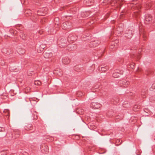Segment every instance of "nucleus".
<instances>
[{
    "label": "nucleus",
    "mask_w": 155,
    "mask_h": 155,
    "mask_svg": "<svg viewBox=\"0 0 155 155\" xmlns=\"http://www.w3.org/2000/svg\"><path fill=\"white\" fill-rule=\"evenodd\" d=\"M129 33L130 35H129L128 36H127V37H128V38H130L131 37L132 31H129Z\"/></svg>",
    "instance_id": "nucleus-13"
},
{
    "label": "nucleus",
    "mask_w": 155,
    "mask_h": 155,
    "mask_svg": "<svg viewBox=\"0 0 155 155\" xmlns=\"http://www.w3.org/2000/svg\"><path fill=\"white\" fill-rule=\"evenodd\" d=\"M4 112L6 114H7L6 115L7 116H9V112L8 110L5 109L4 110Z\"/></svg>",
    "instance_id": "nucleus-7"
},
{
    "label": "nucleus",
    "mask_w": 155,
    "mask_h": 155,
    "mask_svg": "<svg viewBox=\"0 0 155 155\" xmlns=\"http://www.w3.org/2000/svg\"><path fill=\"white\" fill-rule=\"evenodd\" d=\"M108 68L107 67H98V70L99 71H101L102 72H104L107 71Z\"/></svg>",
    "instance_id": "nucleus-3"
},
{
    "label": "nucleus",
    "mask_w": 155,
    "mask_h": 155,
    "mask_svg": "<svg viewBox=\"0 0 155 155\" xmlns=\"http://www.w3.org/2000/svg\"><path fill=\"white\" fill-rule=\"evenodd\" d=\"M122 84L125 85H127L129 84V82L128 81H126V82L124 81L123 82Z\"/></svg>",
    "instance_id": "nucleus-10"
},
{
    "label": "nucleus",
    "mask_w": 155,
    "mask_h": 155,
    "mask_svg": "<svg viewBox=\"0 0 155 155\" xmlns=\"http://www.w3.org/2000/svg\"><path fill=\"white\" fill-rule=\"evenodd\" d=\"M62 62L64 64H68L70 62V60L68 58H63Z\"/></svg>",
    "instance_id": "nucleus-2"
},
{
    "label": "nucleus",
    "mask_w": 155,
    "mask_h": 155,
    "mask_svg": "<svg viewBox=\"0 0 155 155\" xmlns=\"http://www.w3.org/2000/svg\"><path fill=\"white\" fill-rule=\"evenodd\" d=\"M46 11V9H45V8H43L39 10L38 11V15H44V14L45 13Z\"/></svg>",
    "instance_id": "nucleus-1"
},
{
    "label": "nucleus",
    "mask_w": 155,
    "mask_h": 155,
    "mask_svg": "<svg viewBox=\"0 0 155 155\" xmlns=\"http://www.w3.org/2000/svg\"><path fill=\"white\" fill-rule=\"evenodd\" d=\"M52 53L51 52H46L44 55V57L47 58H49L52 57Z\"/></svg>",
    "instance_id": "nucleus-4"
},
{
    "label": "nucleus",
    "mask_w": 155,
    "mask_h": 155,
    "mask_svg": "<svg viewBox=\"0 0 155 155\" xmlns=\"http://www.w3.org/2000/svg\"><path fill=\"white\" fill-rule=\"evenodd\" d=\"M35 84L36 85H40L41 84V83L39 81H35Z\"/></svg>",
    "instance_id": "nucleus-9"
},
{
    "label": "nucleus",
    "mask_w": 155,
    "mask_h": 155,
    "mask_svg": "<svg viewBox=\"0 0 155 155\" xmlns=\"http://www.w3.org/2000/svg\"><path fill=\"white\" fill-rule=\"evenodd\" d=\"M111 48H113V47H112V46H111Z\"/></svg>",
    "instance_id": "nucleus-17"
},
{
    "label": "nucleus",
    "mask_w": 155,
    "mask_h": 155,
    "mask_svg": "<svg viewBox=\"0 0 155 155\" xmlns=\"http://www.w3.org/2000/svg\"><path fill=\"white\" fill-rule=\"evenodd\" d=\"M140 106L138 105H135L134 107V108L135 110H137V109H139L140 108Z\"/></svg>",
    "instance_id": "nucleus-8"
},
{
    "label": "nucleus",
    "mask_w": 155,
    "mask_h": 155,
    "mask_svg": "<svg viewBox=\"0 0 155 155\" xmlns=\"http://www.w3.org/2000/svg\"><path fill=\"white\" fill-rule=\"evenodd\" d=\"M65 25H66V23H63V24L62 26L64 27L65 28L66 27V26H65Z\"/></svg>",
    "instance_id": "nucleus-15"
},
{
    "label": "nucleus",
    "mask_w": 155,
    "mask_h": 155,
    "mask_svg": "<svg viewBox=\"0 0 155 155\" xmlns=\"http://www.w3.org/2000/svg\"><path fill=\"white\" fill-rule=\"evenodd\" d=\"M152 87L153 88L155 89V84H152Z\"/></svg>",
    "instance_id": "nucleus-14"
},
{
    "label": "nucleus",
    "mask_w": 155,
    "mask_h": 155,
    "mask_svg": "<svg viewBox=\"0 0 155 155\" xmlns=\"http://www.w3.org/2000/svg\"><path fill=\"white\" fill-rule=\"evenodd\" d=\"M39 33L40 34H41V32H40V31L39 32Z\"/></svg>",
    "instance_id": "nucleus-16"
},
{
    "label": "nucleus",
    "mask_w": 155,
    "mask_h": 155,
    "mask_svg": "<svg viewBox=\"0 0 155 155\" xmlns=\"http://www.w3.org/2000/svg\"><path fill=\"white\" fill-rule=\"evenodd\" d=\"M129 66H130V68H131L133 69L134 68V64L133 63L131 64V65H129Z\"/></svg>",
    "instance_id": "nucleus-12"
},
{
    "label": "nucleus",
    "mask_w": 155,
    "mask_h": 155,
    "mask_svg": "<svg viewBox=\"0 0 155 155\" xmlns=\"http://www.w3.org/2000/svg\"><path fill=\"white\" fill-rule=\"evenodd\" d=\"M120 75V74L118 72H116L114 73L113 74V76L115 78L118 77Z\"/></svg>",
    "instance_id": "nucleus-6"
},
{
    "label": "nucleus",
    "mask_w": 155,
    "mask_h": 155,
    "mask_svg": "<svg viewBox=\"0 0 155 155\" xmlns=\"http://www.w3.org/2000/svg\"><path fill=\"white\" fill-rule=\"evenodd\" d=\"M151 17L150 15H147L146 16L145 20L149 22L151 20Z\"/></svg>",
    "instance_id": "nucleus-5"
},
{
    "label": "nucleus",
    "mask_w": 155,
    "mask_h": 155,
    "mask_svg": "<svg viewBox=\"0 0 155 155\" xmlns=\"http://www.w3.org/2000/svg\"><path fill=\"white\" fill-rule=\"evenodd\" d=\"M139 14L138 12H136L134 13V16L136 17Z\"/></svg>",
    "instance_id": "nucleus-11"
}]
</instances>
